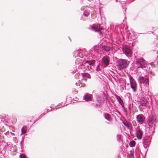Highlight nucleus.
Wrapping results in <instances>:
<instances>
[{
  "instance_id": "1",
  "label": "nucleus",
  "mask_w": 158,
  "mask_h": 158,
  "mask_svg": "<svg viewBox=\"0 0 158 158\" xmlns=\"http://www.w3.org/2000/svg\"><path fill=\"white\" fill-rule=\"evenodd\" d=\"M136 67L137 68H141L145 69L147 67V64L143 58L137 59L136 61Z\"/></svg>"
},
{
  "instance_id": "2",
  "label": "nucleus",
  "mask_w": 158,
  "mask_h": 158,
  "mask_svg": "<svg viewBox=\"0 0 158 158\" xmlns=\"http://www.w3.org/2000/svg\"><path fill=\"white\" fill-rule=\"evenodd\" d=\"M138 82L139 84H144L146 86L149 85V79L148 78H145L141 76L139 77Z\"/></svg>"
},
{
  "instance_id": "3",
  "label": "nucleus",
  "mask_w": 158,
  "mask_h": 158,
  "mask_svg": "<svg viewBox=\"0 0 158 158\" xmlns=\"http://www.w3.org/2000/svg\"><path fill=\"white\" fill-rule=\"evenodd\" d=\"M135 132L137 139H141L142 137L143 132L139 126L135 128Z\"/></svg>"
},
{
  "instance_id": "4",
  "label": "nucleus",
  "mask_w": 158,
  "mask_h": 158,
  "mask_svg": "<svg viewBox=\"0 0 158 158\" xmlns=\"http://www.w3.org/2000/svg\"><path fill=\"white\" fill-rule=\"evenodd\" d=\"M130 81L131 88L134 92H135L136 91L137 85L136 82L133 78L131 77L129 78Z\"/></svg>"
},
{
  "instance_id": "5",
  "label": "nucleus",
  "mask_w": 158,
  "mask_h": 158,
  "mask_svg": "<svg viewBox=\"0 0 158 158\" xmlns=\"http://www.w3.org/2000/svg\"><path fill=\"white\" fill-rule=\"evenodd\" d=\"M91 29L93 31H98L99 34H102L101 30L103 28L99 25L94 24L91 26Z\"/></svg>"
},
{
  "instance_id": "6",
  "label": "nucleus",
  "mask_w": 158,
  "mask_h": 158,
  "mask_svg": "<svg viewBox=\"0 0 158 158\" xmlns=\"http://www.w3.org/2000/svg\"><path fill=\"white\" fill-rule=\"evenodd\" d=\"M110 59L108 56H104L102 59V62L105 67H107L109 64Z\"/></svg>"
},
{
  "instance_id": "7",
  "label": "nucleus",
  "mask_w": 158,
  "mask_h": 158,
  "mask_svg": "<svg viewBox=\"0 0 158 158\" xmlns=\"http://www.w3.org/2000/svg\"><path fill=\"white\" fill-rule=\"evenodd\" d=\"M119 65L122 68H124L127 67V61L125 59H120L119 61Z\"/></svg>"
},
{
  "instance_id": "8",
  "label": "nucleus",
  "mask_w": 158,
  "mask_h": 158,
  "mask_svg": "<svg viewBox=\"0 0 158 158\" xmlns=\"http://www.w3.org/2000/svg\"><path fill=\"white\" fill-rule=\"evenodd\" d=\"M147 102V101L143 97L141 98L139 102L140 105L143 106H146Z\"/></svg>"
},
{
  "instance_id": "9",
  "label": "nucleus",
  "mask_w": 158,
  "mask_h": 158,
  "mask_svg": "<svg viewBox=\"0 0 158 158\" xmlns=\"http://www.w3.org/2000/svg\"><path fill=\"white\" fill-rule=\"evenodd\" d=\"M95 61L94 60H92V61L87 60L86 61L85 64L86 65H87L88 67L90 66V68L91 69H93L94 67V64L95 63Z\"/></svg>"
},
{
  "instance_id": "10",
  "label": "nucleus",
  "mask_w": 158,
  "mask_h": 158,
  "mask_svg": "<svg viewBox=\"0 0 158 158\" xmlns=\"http://www.w3.org/2000/svg\"><path fill=\"white\" fill-rule=\"evenodd\" d=\"M156 118L155 116H150L149 117L148 122L151 124H153L156 121Z\"/></svg>"
},
{
  "instance_id": "11",
  "label": "nucleus",
  "mask_w": 158,
  "mask_h": 158,
  "mask_svg": "<svg viewBox=\"0 0 158 158\" xmlns=\"http://www.w3.org/2000/svg\"><path fill=\"white\" fill-rule=\"evenodd\" d=\"M143 143L144 144V146L145 148H147L148 146L150 141L148 139H143Z\"/></svg>"
},
{
  "instance_id": "12",
  "label": "nucleus",
  "mask_w": 158,
  "mask_h": 158,
  "mask_svg": "<svg viewBox=\"0 0 158 158\" xmlns=\"http://www.w3.org/2000/svg\"><path fill=\"white\" fill-rule=\"evenodd\" d=\"M137 121L139 123H142L143 122V118L142 115L141 114H139L137 115L136 117Z\"/></svg>"
},
{
  "instance_id": "13",
  "label": "nucleus",
  "mask_w": 158,
  "mask_h": 158,
  "mask_svg": "<svg viewBox=\"0 0 158 158\" xmlns=\"http://www.w3.org/2000/svg\"><path fill=\"white\" fill-rule=\"evenodd\" d=\"M92 95L91 94H86L85 95L84 99L86 101H88L91 100Z\"/></svg>"
},
{
  "instance_id": "14",
  "label": "nucleus",
  "mask_w": 158,
  "mask_h": 158,
  "mask_svg": "<svg viewBox=\"0 0 158 158\" xmlns=\"http://www.w3.org/2000/svg\"><path fill=\"white\" fill-rule=\"evenodd\" d=\"M81 75L83 77L85 78H90L91 76L90 74L87 73H81Z\"/></svg>"
},
{
  "instance_id": "15",
  "label": "nucleus",
  "mask_w": 158,
  "mask_h": 158,
  "mask_svg": "<svg viewBox=\"0 0 158 158\" xmlns=\"http://www.w3.org/2000/svg\"><path fill=\"white\" fill-rule=\"evenodd\" d=\"M105 118L109 121H110L111 120V118L110 115L108 113L105 114Z\"/></svg>"
},
{
  "instance_id": "16",
  "label": "nucleus",
  "mask_w": 158,
  "mask_h": 158,
  "mask_svg": "<svg viewBox=\"0 0 158 158\" xmlns=\"http://www.w3.org/2000/svg\"><path fill=\"white\" fill-rule=\"evenodd\" d=\"M124 52L126 54H129L131 53V50L128 48H126L124 49Z\"/></svg>"
},
{
  "instance_id": "17",
  "label": "nucleus",
  "mask_w": 158,
  "mask_h": 158,
  "mask_svg": "<svg viewBox=\"0 0 158 158\" xmlns=\"http://www.w3.org/2000/svg\"><path fill=\"white\" fill-rule=\"evenodd\" d=\"M116 98L118 100V101L120 104L123 103V101L119 96H116Z\"/></svg>"
},
{
  "instance_id": "18",
  "label": "nucleus",
  "mask_w": 158,
  "mask_h": 158,
  "mask_svg": "<svg viewBox=\"0 0 158 158\" xmlns=\"http://www.w3.org/2000/svg\"><path fill=\"white\" fill-rule=\"evenodd\" d=\"M135 144V142L134 141H131L129 143V145L130 147H133Z\"/></svg>"
},
{
  "instance_id": "19",
  "label": "nucleus",
  "mask_w": 158,
  "mask_h": 158,
  "mask_svg": "<svg viewBox=\"0 0 158 158\" xmlns=\"http://www.w3.org/2000/svg\"><path fill=\"white\" fill-rule=\"evenodd\" d=\"M128 157L129 158H134V156L133 154V152L131 151H130V153L128 154Z\"/></svg>"
},
{
  "instance_id": "20",
  "label": "nucleus",
  "mask_w": 158,
  "mask_h": 158,
  "mask_svg": "<svg viewBox=\"0 0 158 158\" xmlns=\"http://www.w3.org/2000/svg\"><path fill=\"white\" fill-rule=\"evenodd\" d=\"M26 130L24 127H23L21 129L22 135L26 133Z\"/></svg>"
},
{
  "instance_id": "21",
  "label": "nucleus",
  "mask_w": 158,
  "mask_h": 158,
  "mask_svg": "<svg viewBox=\"0 0 158 158\" xmlns=\"http://www.w3.org/2000/svg\"><path fill=\"white\" fill-rule=\"evenodd\" d=\"M84 14L85 16H87L89 15V12L87 10H85L84 12Z\"/></svg>"
},
{
  "instance_id": "22",
  "label": "nucleus",
  "mask_w": 158,
  "mask_h": 158,
  "mask_svg": "<svg viewBox=\"0 0 158 158\" xmlns=\"http://www.w3.org/2000/svg\"><path fill=\"white\" fill-rule=\"evenodd\" d=\"M121 138V135H117V140L119 141H120Z\"/></svg>"
},
{
  "instance_id": "23",
  "label": "nucleus",
  "mask_w": 158,
  "mask_h": 158,
  "mask_svg": "<svg viewBox=\"0 0 158 158\" xmlns=\"http://www.w3.org/2000/svg\"><path fill=\"white\" fill-rule=\"evenodd\" d=\"M26 156L24 154H20L19 155V158H26Z\"/></svg>"
},
{
  "instance_id": "24",
  "label": "nucleus",
  "mask_w": 158,
  "mask_h": 158,
  "mask_svg": "<svg viewBox=\"0 0 158 158\" xmlns=\"http://www.w3.org/2000/svg\"><path fill=\"white\" fill-rule=\"evenodd\" d=\"M120 105L121 106L122 108L124 110V111L125 112H127V110H126V108H125V107H124V106L123 104V103Z\"/></svg>"
},
{
  "instance_id": "25",
  "label": "nucleus",
  "mask_w": 158,
  "mask_h": 158,
  "mask_svg": "<svg viewBox=\"0 0 158 158\" xmlns=\"http://www.w3.org/2000/svg\"><path fill=\"white\" fill-rule=\"evenodd\" d=\"M76 85L77 86H78L80 87H81L82 86V84H80L79 85H78V83L77 82H76Z\"/></svg>"
},
{
  "instance_id": "26",
  "label": "nucleus",
  "mask_w": 158,
  "mask_h": 158,
  "mask_svg": "<svg viewBox=\"0 0 158 158\" xmlns=\"http://www.w3.org/2000/svg\"><path fill=\"white\" fill-rule=\"evenodd\" d=\"M123 124L126 126H128V124L126 123H125L124 122H123Z\"/></svg>"
},
{
  "instance_id": "27",
  "label": "nucleus",
  "mask_w": 158,
  "mask_h": 158,
  "mask_svg": "<svg viewBox=\"0 0 158 158\" xmlns=\"http://www.w3.org/2000/svg\"><path fill=\"white\" fill-rule=\"evenodd\" d=\"M104 51H107L108 50V48L107 47H104L103 48V49Z\"/></svg>"
},
{
  "instance_id": "28",
  "label": "nucleus",
  "mask_w": 158,
  "mask_h": 158,
  "mask_svg": "<svg viewBox=\"0 0 158 158\" xmlns=\"http://www.w3.org/2000/svg\"><path fill=\"white\" fill-rule=\"evenodd\" d=\"M98 67H99V66L98 65L97 67V69H96V70L97 71H99V69Z\"/></svg>"
},
{
  "instance_id": "29",
  "label": "nucleus",
  "mask_w": 158,
  "mask_h": 158,
  "mask_svg": "<svg viewBox=\"0 0 158 158\" xmlns=\"http://www.w3.org/2000/svg\"><path fill=\"white\" fill-rule=\"evenodd\" d=\"M154 131H151L150 133L151 135H152L153 133H154Z\"/></svg>"
},
{
  "instance_id": "30",
  "label": "nucleus",
  "mask_w": 158,
  "mask_h": 158,
  "mask_svg": "<svg viewBox=\"0 0 158 158\" xmlns=\"http://www.w3.org/2000/svg\"><path fill=\"white\" fill-rule=\"evenodd\" d=\"M150 129H151L152 130H154V128L152 127H150Z\"/></svg>"
},
{
  "instance_id": "31",
  "label": "nucleus",
  "mask_w": 158,
  "mask_h": 158,
  "mask_svg": "<svg viewBox=\"0 0 158 158\" xmlns=\"http://www.w3.org/2000/svg\"><path fill=\"white\" fill-rule=\"evenodd\" d=\"M59 108V107H58V106H56V109H58V108Z\"/></svg>"
},
{
  "instance_id": "32",
  "label": "nucleus",
  "mask_w": 158,
  "mask_h": 158,
  "mask_svg": "<svg viewBox=\"0 0 158 158\" xmlns=\"http://www.w3.org/2000/svg\"><path fill=\"white\" fill-rule=\"evenodd\" d=\"M136 124V123H135V124H133V126H135Z\"/></svg>"
},
{
  "instance_id": "33",
  "label": "nucleus",
  "mask_w": 158,
  "mask_h": 158,
  "mask_svg": "<svg viewBox=\"0 0 158 158\" xmlns=\"http://www.w3.org/2000/svg\"><path fill=\"white\" fill-rule=\"evenodd\" d=\"M88 0V1H91L92 0Z\"/></svg>"
},
{
  "instance_id": "34",
  "label": "nucleus",
  "mask_w": 158,
  "mask_h": 158,
  "mask_svg": "<svg viewBox=\"0 0 158 158\" xmlns=\"http://www.w3.org/2000/svg\"><path fill=\"white\" fill-rule=\"evenodd\" d=\"M116 2H117V0H116Z\"/></svg>"
}]
</instances>
